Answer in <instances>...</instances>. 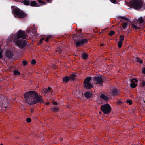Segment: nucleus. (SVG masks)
<instances>
[{
  "label": "nucleus",
  "instance_id": "7",
  "mask_svg": "<svg viewBox=\"0 0 145 145\" xmlns=\"http://www.w3.org/2000/svg\"><path fill=\"white\" fill-rule=\"evenodd\" d=\"M93 80L94 81V83L100 85L101 86L102 85V83L104 81L103 77L101 76L95 77L93 78Z\"/></svg>",
  "mask_w": 145,
  "mask_h": 145
},
{
  "label": "nucleus",
  "instance_id": "17",
  "mask_svg": "<svg viewBox=\"0 0 145 145\" xmlns=\"http://www.w3.org/2000/svg\"><path fill=\"white\" fill-rule=\"evenodd\" d=\"M59 109V107H53L51 109V110L52 111L55 112H58V110Z\"/></svg>",
  "mask_w": 145,
  "mask_h": 145
},
{
  "label": "nucleus",
  "instance_id": "50",
  "mask_svg": "<svg viewBox=\"0 0 145 145\" xmlns=\"http://www.w3.org/2000/svg\"><path fill=\"white\" fill-rule=\"evenodd\" d=\"M60 140H63V139L62 138H60Z\"/></svg>",
  "mask_w": 145,
  "mask_h": 145
},
{
  "label": "nucleus",
  "instance_id": "23",
  "mask_svg": "<svg viewBox=\"0 0 145 145\" xmlns=\"http://www.w3.org/2000/svg\"><path fill=\"white\" fill-rule=\"evenodd\" d=\"M132 28L135 29V30H137L138 29H140V28L139 27H138L136 25L133 24H132Z\"/></svg>",
  "mask_w": 145,
  "mask_h": 145
},
{
  "label": "nucleus",
  "instance_id": "20",
  "mask_svg": "<svg viewBox=\"0 0 145 145\" xmlns=\"http://www.w3.org/2000/svg\"><path fill=\"white\" fill-rule=\"evenodd\" d=\"M30 4V5L32 6H35L37 5L35 1H32L31 2Z\"/></svg>",
  "mask_w": 145,
  "mask_h": 145
},
{
  "label": "nucleus",
  "instance_id": "11",
  "mask_svg": "<svg viewBox=\"0 0 145 145\" xmlns=\"http://www.w3.org/2000/svg\"><path fill=\"white\" fill-rule=\"evenodd\" d=\"M138 81L137 79L134 78L131 80V83L130 84V86L131 87L135 88L136 87L137 85L135 84V82H137Z\"/></svg>",
  "mask_w": 145,
  "mask_h": 145
},
{
  "label": "nucleus",
  "instance_id": "28",
  "mask_svg": "<svg viewBox=\"0 0 145 145\" xmlns=\"http://www.w3.org/2000/svg\"><path fill=\"white\" fill-rule=\"evenodd\" d=\"M48 92V89H46L44 88L43 89L42 93L44 92V93L45 94L47 93Z\"/></svg>",
  "mask_w": 145,
  "mask_h": 145
},
{
  "label": "nucleus",
  "instance_id": "6",
  "mask_svg": "<svg viewBox=\"0 0 145 145\" xmlns=\"http://www.w3.org/2000/svg\"><path fill=\"white\" fill-rule=\"evenodd\" d=\"M16 44L17 46L22 49L27 45V42L25 40H19L16 41Z\"/></svg>",
  "mask_w": 145,
  "mask_h": 145
},
{
  "label": "nucleus",
  "instance_id": "43",
  "mask_svg": "<svg viewBox=\"0 0 145 145\" xmlns=\"http://www.w3.org/2000/svg\"><path fill=\"white\" fill-rule=\"evenodd\" d=\"M126 21H128L129 22H130V21L127 18H125L124 19Z\"/></svg>",
  "mask_w": 145,
  "mask_h": 145
},
{
  "label": "nucleus",
  "instance_id": "13",
  "mask_svg": "<svg viewBox=\"0 0 145 145\" xmlns=\"http://www.w3.org/2000/svg\"><path fill=\"white\" fill-rule=\"evenodd\" d=\"M84 95L86 98H89L91 97L92 95L91 93L87 92L84 94Z\"/></svg>",
  "mask_w": 145,
  "mask_h": 145
},
{
  "label": "nucleus",
  "instance_id": "52",
  "mask_svg": "<svg viewBox=\"0 0 145 145\" xmlns=\"http://www.w3.org/2000/svg\"><path fill=\"white\" fill-rule=\"evenodd\" d=\"M47 0V1L48 2H49V1H50V0Z\"/></svg>",
  "mask_w": 145,
  "mask_h": 145
},
{
  "label": "nucleus",
  "instance_id": "26",
  "mask_svg": "<svg viewBox=\"0 0 145 145\" xmlns=\"http://www.w3.org/2000/svg\"><path fill=\"white\" fill-rule=\"evenodd\" d=\"M123 28V29H126V28L127 26V24L126 22H124L122 24Z\"/></svg>",
  "mask_w": 145,
  "mask_h": 145
},
{
  "label": "nucleus",
  "instance_id": "44",
  "mask_svg": "<svg viewBox=\"0 0 145 145\" xmlns=\"http://www.w3.org/2000/svg\"><path fill=\"white\" fill-rule=\"evenodd\" d=\"M34 111V109H32H32H31V112L33 113V112Z\"/></svg>",
  "mask_w": 145,
  "mask_h": 145
},
{
  "label": "nucleus",
  "instance_id": "47",
  "mask_svg": "<svg viewBox=\"0 0 145 145\" xmlns=\"http://www.w3.org/2000/svg\"><path fill=\"white\" fill-rule=\"evenodd\" d=\"M120 18L123 19H125V18L123 17H121Z\"/></svg>",
  "mask_w": 145,
  "mask_h": 145
},
{
  "label": "nucleus",
  "instance_id": "25",
  "mask_svg": "<svg viewBox=\"0 0 145 145\" xmlns=\"http://www.w3.org/2000/svg\"><path fill=\"white\" fill-rule=\"evenodd\" d=\"M14 72L15 75H19L20 74V72L14 70Z\"/></svg>",
  "mask_w": 145,
  "mask_h": 145
},
{
  "label": "nucleus",
  "instance_id": "42",
  "mask_svg": "<svg viewBox=\"0 0 145 145\" xmlns=\"http://www.w3.org/2000/svg\"><path fill=\"white\" fill-rule=\"evenodd\" d=\"M110 1L113 3H114L116 2V0H110Z\"/></svg>",
  "mask_w": 145,
  "mask_h": 145
},
{
  "label": "nucleus",
  "instance_id": "33",
  "mask_svg": "<svg viewBox=\"0 0 145 145\" xmlns=\"http://www.w3.org/2000/svg\"><path fill=\"white\" fill-rule=\"evenodd\" d=\"M36 63V61L35 59H33L31 61V63L33 65H35Z\"/></svg>",
  "mask_w": 145,
  "mask_h": 145
},
{
  "label": "nucleus",
  "instance_id": "5",
  "mask_svg": "<svg viewBox=\"0 0 145 145\" xmlns=\"http://www.w3.org/2000/svg\"><path fill=\"white\" fill-rule=\"evenodd\" d=\"M101 109L103 113L105 114L109 113L111 110L110 106L108 104L103 105L101 107Z\"/></svg>",
  "mask_w": 145,
  "mask_h": 145
},
{
  "label": "nucleus",
  "instance_id": "24",
  "mask_svg": "<svg viewBox=\"0 0 145 145\" xmlns=\"http://www.w3.org/2000/svg\"><path fill=\"white\" fill-rule=\"evenodd\" d=\"M138 21L139 22V24H141L143 22V20L142 17H141L139 18L138 19Z\"/></svg>",
  "mask_w": 145,
  "mask_h": 145
},
{
  "label": "nucleus",
  "instance_id": "3",
  "mask_svg": "<svg viewBox=\"0 0 145 145\" xmlns=\"http://www.w3.org/2000/svg\"><path fill=\"white\" fill-rule=\"evenodd\" d=\"M13 13L15 14L16 17L23 18L26 16L25 14L22 10L19 9H15L13 10Z\"/></svg>",
  "mask_w": 145,
  "mask_h": 145
},
{
  "label": "nucleus",
  "instance_id": "10",
  "mask_svg": "<svg viewBox=\"0 0 145 145\" xmlns=\"http://www.w3.org/2000/svg\"><path fill=\"white\" fill-rule=\"evenodd\" d=\"M120 93L119 90L115 88H113L111 90V94L113 96H116Z\"/></svg>",
  "mask_w": 145,
  "mask_h": 145
},
{
  "label": "nucleus",
  "instance_id": "36",
  "mask_svg": "<svg viewBox=\"0 0 145 145\" xmlns=\"http://www.w3.org/2000/svg\"><path fill=\"white\" fill-rule=\"evenodd\" d=\"M83 94L81 93H79L78 95V98H81V97L83 96Z\"/></svg>",
  "mask_w": 145,
  "mask_h": 145
},
{
  "label": "nucleus",
  "instance_id": "32",
  "mask_svg": "<svg viewBox=\"0 0 145 145\" xmlns=\"http://www.w3.org/2000/svg\"><path fill=\"white\" fill-rule=\"evenodd\" d=\"M52 35H49L47 36V37H46V42H47L48 41V40L49 38L51 37H52Z\"/></svg>",
  "mask_w": 145,
  "mask_h": 145
},
{
  "label": "nucleus",
  "instance_id": "40",
  "mask_svg": "<svg viewBox=\"0 0 145 145\" xmlns=\"http://www.w3.org/2000/svg\"><path fill=\"white\" fill-rule=\"evenodd\" d=\"M142 86H145V81H143L142 82Z\"/></svg>",
  "mask_w": 145,
  "mask_h": 145
},
{
  "label": "nucleus",
  "instance_id": "35",
  "mask_svg": "<svg viewBox=\"0 0 145 145\" xmlns=\"http://www.w3.org/2000/svg\"><path fill=\"white\" fill-rule=\"evenodd\" d=\"M27 122L30 123L31 121V119L30 118H27L26 119Z\"/></svg>",
  "mask_w": 145,
  "mask_h": 145
},
{
  "label": "nucleus",
  "instance_id": "37",
  "mask_svg": "<svg viewBox=\"0 0 145 145\" xmlns=\"http://www.w3.org/2000/svg\"><path fill=\"white\" fill-rule=\"evenodd\" d=\"M38 2L40 3H44V4L45 3V2L43 1H42L41 0H38Z\"/></svg>",
  "mask_w": 145,
  "mask_h": 145
},
{
  "label": "nucleus",
  "instance_id": "31",
  "mask_svg": "<svg viewBox=\"0 0 145 145\" xmlns=\"http://www.w3.org/2000/svg\"><path fill=\"white\" fill-rule=\"evenodd\" d=\"M22 63L23 65L25 66V65H26L27 64V62L25 60H24L22 61Z\"/></svg>",
  "mask_w": 145,
  "mask_h": 145
},
{
  "label": "nucleus",
  "instance_id": "48",
  "mask_svg": "<svg viewBox=\"0 0 145 145\" xmlns=\"http://www.w3.org/2000/svg\"><path fill=\"white\" fill-rule=\"evenodd\" d=\"M104 45L103 44H101V46H103Z\"/></svg>",
  "mask_w": 145,
  "mask_h": 145
},
{
  "label": "nucleus",
  "instance_id": "30",
  "mask_svg": "<svg viewBox=\"0 0 145 145\" xmlns=\"http://www.w3.org/2000/svg\"><path fill=\"white\" fill-rule=\"evenodd\" d=\"M56 52H58L59 54L61 53L62 52V50H61L60 48H58L57 50H56Z\"/></svg>",
  "mask_w": 145,
  "mask_h": 145
},
{
  "label": "nucleus",
  "instance_id": "4",
  "mask_svg": "<svg viewBox=\"0 0 145 145\" xmlns=\"http://www.w3.org/2000/svg\"><path fill=\"white\" fill-rule=\"evenodd\" d=\"M91 79V77L86 78L84 80L83 84L84 87L87 89H89L93 88V86L90 82Z\"/></svg>",
  "mask_w": 145,
  "mask_h": 145
},
{
  "label": "nucleus",
  "instance_id": "21",
  "mask_svg": "<svg viewBox=\"0 0 145 145\" xmlns=\"http://www.w3.org/2000/svg\"><path fill=\"white\" fill-rule=\"evenodd\" d=\"M124 39V36L123 35H121L120 36L119 41L123 42Z\"/></svg>",
  "mask_w": 145,
  "mask_h": 145
},
{
  "label": "nucleus",
  "instance_id": "38",
  "mask_svg": "<svg viewBox=\"0 0 145 145\" xmlns=\"http://www.w3.org/2000/svg\"><path fill=\"white\" fill-rule=\"evenodd\" d=\"M52 103L54 105H57L58 104V103L56 102H52Z\"/></svg>",
  "mask_w": 145,
  "mask_h": 145
},
{
  "label": "nucleus",
  "instance_id": "51",
  "mask_svg": "<svg viewBox=\"0 0 145 145\" xmlns=\"http://www.w3.org/2000/svg\"><path fill=\"white\" fill-rule=\"evenodd\" d=\"M99 113L100 114H101V112H99Z\"/></svg>",
  "mask_w": 145,
  "mask_h": 145
},
{
  "label": "nucleus",
  "instance_id": "8",
  "mask_svg": "<svg viewBox=\"0 0 145 145\" xmlns=\"http://www.w3.org/2000/svg\"><path fill=\"white\" fill-rule=\"evenodd\" d=\"M26 35L25 34V32L22 31H19L17 34V38L18 39L20 38H22L24 39H26ZM16 39L15 40H16Z\"/></svg>",
  "mask_w": 145,
  "mask_h": 145
},
{
  "label": "nucleus",
  "instance_id": "46",
  "mask_svg": "<svg viewBox=\"0 0 145 145\" xmlns=\"http://www.w3.org/2000/svg\"><path fill=\"white\" fill-rule=\"evenodd\" d=\"M118 104H120L121 103V101H118Z\"/></svg>",
  "mask_w": 145,
  "mask_h": 145
},
{
  "label": "nucleus",
  "instance_id": "53",
  "mask_svg": "<svg viewBox=\"0 0 145 145\" xmlns=\"http://www.w3.org/2000/svg\"><path fill=\"white\" fill-rule=\"evenodd\" d=\"M0 145H3V144H1Z\"/></svg>",
  "mask_w": 145,
  "mask_h": 145
},
{
  "label": "nucleus",
  "instance_id": "41",
  "mask_svg": "<svg viewBox=\"0 0 145 145\" xmlns=\"http://www.w3.org/2000/svg\"><path fill=\"white\" fill-rule=\"evenodd\" d=\"M44 38H42L40 40V43H42V41L44 40Z\"/></svg>",
  "mask_w": 145,
  "mask_h": 145
},
{
  "label": "nucleus",
  "instance_id": "19",
  "mask_svg": "<svg viewBox=\"0 0 145 145\" xmlns=\"http://www.w3.org/2000/svg\"><path fill=\"white\" fill-rule=\"evenodd\" d=\"M75 75L74 74L71 75L69 76V79L70 80H74L75 77Z\"/></svg>",
  "mask_w": 145,
  "mask_h": 145
},
{
  "label": "nucleus",
  "instance_id": "49",
  "mask_svg": "<svg viewBox=\"0 0 145 145\" xmlns=\"http://www.w3.org/2000/svg\"><path fill=\"white\" fill-rule=\"evenodd\" d=\"M49 104H50V103H49V102L47 103H46V104L47 105H49Z\"/></svg>",
  "mask_w": 145,
  "mask_h": 145
},
{
  "label": "nucleus",
  "instance_id": "1",
  "mask_svg": "<svg viewBox=\"0 0 145 145\" xmlns=\"http://www.w3.org/2000/svg\"><path fill=\"white\" fill-rule=\"evenodd\" d=\"M25 102L30 105H33L37 103H43L42 96L36 91H30L25 93L24 94Z\"/></svg>",
  "mask_w": 145,
  "mask_h": 145
},
{
  "label": "nucleus",
  "instance_id": "22",
  "mask_svg": "<svg viewBox=\"0 0 145 145\" xmlns=\"http://www.w3.org/2000/svg\"><path fill=\"white\" fill-rule=\"evenodd\" d=\"M136 61L138 62H139L140 63H142V59H140L138 57H136Z\"/></svg>",
  "mask_w": 145,
  "mask_h": 145
},
{
  "label": "nucleus",
  "instance_id": "16",
  "mask_svg": "<svg viewBox=\"0 0 145 145\" xmlns=\"http://www.w3.org/2000/svg\"><path fill=\"white\" fill-rule=\"evenodd\" d=\"M82 56L84 59H86L88 57V55L84 53L82 54Z\"/></svg>",
  "mask_w": 145,
  "mask_h": 145
},
{
  "label": "nucleus",
  "instance_id": "15",
  "mask_svg": "<svg viewBox=\"0 0 145 145\" xmlns=\"http://www.w3.org/2000/svg\"><path fill=\"white\" fill-rule=\"evenodd\" d=\"M69 78L68 77L66 76L63 78V82L65 83H67V81L69 80Z\"/></svg>",
  "mask_w": 145,
  "mask_h": 145
},
{
  "label": "nucleus",
  "instance_id": "9",
  "mask_svg": "<svg viewBox=\"0 0 145 145\" xmlns=\"http://www.w3.org/2000/svg\"><path fill=\"white\" fill-rule=\"evenodd\" d=\"M87 42V39H82L80 41H75L76 45L77 47H80L83 45L84 43H86Z\"/></svg>",
  "mask_w": 145,
  "mask_h": 145
},
{
  "label": "nucleus",
  "instance_id": "14",
  "mask_svg": "<svg viewBox=\"0 0 145 145\" xmlns=\"http://www.w3.org/2000/svg\"><path fill=\"white\" fill-rule=\"evenodd\" d=\"M100 97L105 100L107 101L108 100V97L103 94H101L100 96Z\"/></svg>",
  "mask_w": 145,
  "mask_h": 145
},
{
  "label": "nucleus",
  "instance_id": "27",
  "mask_svg": "<svg viewBox=\"0 0 145 145\" xmlns=\"http://www.w3.org/2000/svg\"><path fill=\"white\" fill-rule=\"evenodd\" d=\"M122 42L119 41L118 43V46L119 48H120L122 46Z\"/></svg>",
  "mask_w": 145,
  "mask_h": 145
},
{
  "label": "nucleus",
  "instance_id": "2",
  "mask_svg": "<svg viewBox=\"0 0 145 145\" xmlns=\"http://www.w3.org/2000/svg\"><path fill=\"white\" fill-rule=\"evenodd\" d=\"M131 6L135 9H138L141 8L142 3L140 0H133L131 2Z\"/></svg>",
  "mask_w": 145,
  "mask_h": 145
},
{
  "label": "nucleus",
  "instance_id": "18",
  "mask_svg": "<svg viewBox=\"0 0 145 145\" xmlns=\"http://www.w3.org/2000/svg\"><path fill=\"white\" fill-rule=\"evenodd\" d=\"M23 3L25 5H28L30 4L29 1L27 0H24Z\"/></svg>",
  "mask_w": 145,
  "mask_h": 145
},
{
  "label": "nucleus",
  "instance_id": "39",
  "mask_svg": "<svg viewBox=\"0 0 145 145\" xmlns=\"http://www.w3.org/2000/svg\"><path fill=\"white\" fill-rule=\"evenodd\" d=\"M2 50L1 49H0V58H1V57H2Z\"/></svg>",
  "mask_w": 145,
  "mask_h": 145
},
{
  "label": "nucleus",
  "instance_id": "12",
  "mask_svg": "<svg viewBox=\"0 0 145 145\" xmlns=\"http://www.w3.org/2000/svg\"><path fill=\"white\" fill-rule=\"evenodd\" d=\"M5 56L8 58H10L12 56V54L10 51H7L6 53Z\"/></svg>",
  "mask_w": 145,
  "mask_h": 145
},
{
  "label": "nucleus",
  "instance_id": "34",
  "mask_svg": "<svg viewBox=\"0 0 145 145\" xmlns=\"http://www.w3.org/2000/svg\"><path fill=\"white\" fill-rule=\"evenodd\" d=\"M127 103H128L130 105H131L132 104V102L130 100H127L126 101Z\"/></svg>",
  "mask_w": 145,
  "mask_h": 145
},
{
  "label": "nucleus",
  "instance_id": "29",
  "mask_svg": "<svg viewBox=\"0 0 145 145\" xmlns=\"http://www.w3.org/2000/svg\"><path fill=\"white\" fill-rule=\"evenodd\" d=\"M115 33V32L113 31H111L110 33H109L108 35H109L111 36L114 35Z\"/></svg>",
  "mask_w": 145,
  "mask_h": 145
},
{
  "label": "nucleus",
  "instance_id": "45",
  "mask_svg": "<svg viewBox=\"0 0 145 145\" xmlns=\"http://www.w3.org/2000/svg\"><path fill=\"white\" fill-rule=\"evenodd\" d=\"M51 89V88L50 87H48V89H48V90H50Z\"/></svg>",
  "mask_w": 145,
  "mask_h": 145
}]
</instances>
